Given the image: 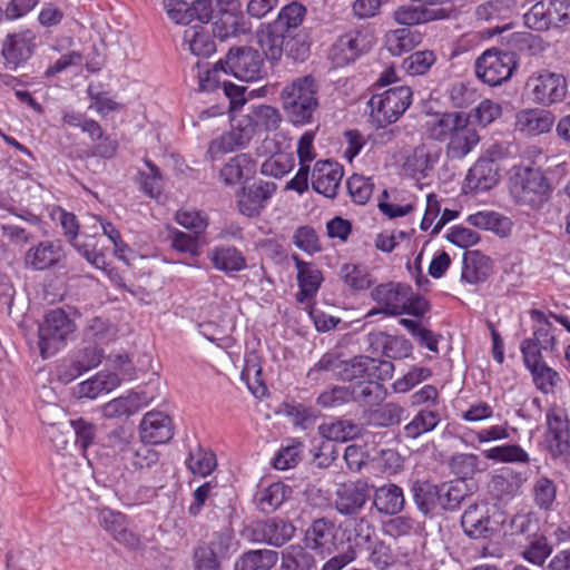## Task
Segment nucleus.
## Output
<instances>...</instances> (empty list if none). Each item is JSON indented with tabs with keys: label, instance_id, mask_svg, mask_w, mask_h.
I'll use <instances>...</instances> for the list:
<instances>
[{
	"label": "nucleus",
	"instance_id": "obj_1",
	"mask_svg": "<svg viewBox=\"0 0 570 570\" xmlns=\"http://www.w3.org/2000/svg\"><path fill=\"white\" fill-rule=\"evenodd\" d=\"M264 60L258 50L248 47H232L225 58L218 60L210 69L199 72L203 90H214L220 86V75H232L242 81H256L264 76Z\"/></svg>",
	"mask_w": 570,
	"mask_h": 570
},
{
	"label": "nucleus",
	"instance_id": "obj_2",
	"mask_svg": "<svg viewBox=\"0 0 570 570\" xmlns=\"http://www.w3.org/2000/svg\"><path fill=\"white\" fill-rule=\"evenodd\" d=\"M317 94L318 83L311 75L298 77L283 88L282 105L294 125L303 126L313 121L320 106Z\"/></svg>",
	"mask_w": 570,
	"mask_h": 570
},
{
	"label": "nucleus",
	"instance_id": "obj_3",
	"mask_svg": "<svg viewBox=\"0 0 570 570\" xmlns=\"http://www.w3.org/2000/svg\"><path fill=\"white\" fill-rule=\"evenodd\" d=\"M105 330L106 325L102 320L94 318L90 322L87 335L94 338L95 343L79 348L57 366V377L61 383L68 384L101 363L105 352L97 343L102 340Z\"/></svg>",
	"mask_w": 570,
	"mask_h": 570
},
{
	"label": "nucleus",
	"instance_id": "obj_4",
	"mask_svg": "<svg viewBox=\"0 0 570 570\" xmlns=\"http://www.w3.org/2000/svg\"><path fill=\"white\" fill-rule=\"evenodd\" d=\"M75 331V322L63 309L49 311L38 327V346L42 358H48L62 348Z\"/></svg>",
	"mask_w": 570,
	"mask_h": 570
},
{
	"label": "nucleus",
	"instance_id": "obj_5",
	"mask_svg": "<svg viewBox=\"0 0 570 570\" xmlns=\"http://www.w3.org/2000/svg\"><path fill=\"white\" fill-rule=\"evenodd\" d=\"M412 96V89L407 86L393 87L373 95L367 102L372 121L380 127L396 122L411 106Z\"/></svg>",
	"mask_w": 570,
	"mask_h": 570
},
{
	"label": "nucleus",
	"instance_id": "obj_6",
	"mask_svg": "<svg viewBox=\"0 0 570 570\" xmlns=\"http://www.w3.org/2000/svg\"><path fill=\"white\" fill-rule=\"evenodd\" d=\"M550 185L539 169H520L511 179V194L517 203L539 209L548 200Z\"/></svg>",
	"mask_w": 570,
	"mask_h": 570
},
{
	"label": "nucleus",
	"instance_id": "obj_7",
	"mask_svg": "<svg viewBox=\"0 0 570 570\" xmlns=\"http://www.w3.org/2000/svg\"><path fill=\"white\" fill-rule=\"evenodd\" d=\"M514 68L513 55L497 48L485 50L474 63L476 78L490 87L501 86L509 80Z\"/></svg>",
	"mask_w": 570,
	"mask_h": 570
},
{
	"label": "nucleus",
	"instance_id": "obj_8",
	"mask_svg": "<svg viewBox=\"0 0 570 570\" xmlns=\"http://www.w3.org/2000/svg\"><path fill=\"white\" fill-rule=\"evenodd\" d=\"M374 45L373 33L364 28L352 29L333 43L330 58L336 67H344L367 53Z\"/></svg>",
	"mask_w": 570,
	"mask_h": 570
},
{
	"label": "nucleus",
	"instance_id": "obj_9",
	"mask_svg": "<svg viewBox=\"0 0 570 570\" xmlns=\"http://www.w3.org/2000/svg\"><path fill=\"white\" fill-rule=\"evenodd\" d=\"M213 35L220 40L238 37L245 33L246 21L240 0H215Z\"/></svg>",
	"mask_w": 570,
	"mask_h": 570
},
{
	"label": "nucleus",
	"instance_id": "obj_10",
	"mask_svg": "<svg viewBox=\"0 0 570 570\" xmlns=\"http://www.w3.org/2000/svg\"><path fill=\"white\" fill-rule=\"evenodd\" d=\"M394 364L387 360H377L366 355H357L344 360L341 381L351 382L356 379L385 381L392 377Z\"/></svg>",
	"mask_w": 570,
	"mask_h": 570
},
{
	"label": "nucleus",
	"instance_id": "obj_11",
	"mask_svg": "<svg viewBox=\"0 0 570 570\" xmlns=\"http://www.w3.org/2000/svg\"><path fill=\"white\" fill-rule=\"evenodd\" d=\"M532 100L541 105L560 102L567 95V81L563 75L542 70L527 81Z\"/></svg>",
	"mask_w": 570,
	"mask_h": 570
},
{
	"label": "nucleus",
	"instance_id": "obj_12",
	"mask_svg": "<svg viewBox=\"0 0 570 570\" xmlns=\"http://www.w3.org/2000/svg\"><path fill=\"white\" fill-rule=\"evenodd\" d=\"M370 485L364 480L348 481L338 484L335 492L334 507L336 511L346 517H358L371 498Z\"/></svg>",
	"mask_w": 570,
	"mask_h": 570
},
{
	"label": "nucleus",
	"instance_id": "obj_13",
	"mask_svg": "<svg viewBox=\"0 0 570 570\" xmlns=\"http://www.w3.org/2000/svg\"><path fill=\"white\" fill-rule=\"evenodd\" d=\"M36 49V35L31 30L10 33L1 46L6 67L17 71L32 57Z\"/></svg>",
	"mask_w": 570,
	"mask_h": 570
},
{
	"label": "nucleus",
	"instance_id": "obj_14",
	"mask_svg": "<svg viewBox=\"0 0 570 570\" xmlns=\"http://www.w3.org/2000/svg\"><path fill=\"white\" fill-rule=\"evenodd\" d=\"M502 521L493 520L490 514L489 504L485 502H475L468 505L461 517L463 532L472 539H485L498 531V525Z\"/></svg>",
	"mask_w": 570,
	"mask_h": 570
},
{
	"label": "nucleus",
	"instance_id": "obj_15",
	"mask_svg": "<svg viewBox=\"0 0 570 570\" xmlns=\"http://www.w3.org/2000/svg\"><path fill=\"white\" fill-rule=\"evenodd\" d=\"M410 285L397 282H387L375 286L371 298L382 306L383 315L400 316L404 314L409 302Z\"/></svg>",
	"mask_w": 570,
	"mask_h": 570
},
{
	"label": "nucleus",
	"instance_id": "obj_16",
	"mask_svg": "<svg viewBox=\"0 0 570 570\" xmlns=\"http://www.w3.org/2000/svg\"><path fill=\"white\" fill-rule=\"evenodd\" d=\"M65 256L59 240H41L27 249L23 264L28 269L42 272L60 267Z\"/></svg>",
	"mask_w": 570,
	"mask_h": 570
},
{
	"label": "nucleus",
	"instance_id": "obj_17",
	"mask_svg": "<svg viewBox=\"0 0 570 570\" xmlns=\"http://www.w3.org/2000/svg\"><path fill=\"white\" fill-rule=\"evenodd\" d=\"M232 130L214 138L205 154L207 160L214 161L219 156L230 153L236 148H243L250 141V128L248 124L242 125L239 119L233 117Z\"/></svg>",
	"mask_w": 570,
	"mask_h": 570
},
{
	"label": "nucleus",
	"instance_id": "obj_18",
	"mask_svg": "<svg viewBox=\"0 0 570 570\" xmlns=\"http://www.w3.org/2000/svg\"><path fill=\"white\" fill-rule=\"evenodd\" d=\"M275 190L274 183L263 180L244 186L237 195L239 212L247 217L258 216Z\"/></svg>",
	"mask_w": 570,
	"mask_h": 570
},
{
	"label": "nucleus",
	"instance_id": "obj_19",
	"mask_svg": "<svg viewBox=\"0 0 570 570\" xmlns=\"http://www.w3.org/2000/svg\"><path fill=\"white\" fill-rule=\"evenodd\" d=\"M99 524L119 543L137 549L140 539L128 525L127 517L109 508L100 510L98 515Z\"/></svg>",
	"mask_w": 570,
	"mask_h": 570
},
{
	"label": "nucleus",
	"instance_id": "obj_20",
	"mask_svg": "<svg viewBox=\"0 0 570 570\" xmlns=\"http://www.w3.org/2000/svg\"><path fill=\"white\" fill-rule=\"evenodd\" d=\"M139 433L144 443H167L174 435L171 419L164 412L150 411L144 415Z\"/></svg>",
	"mask_w": 570,
	"mask_h": 570
},
{
	"label": "nucleus",
	"instance_id": "obj_21",
	"mask_svg": "<svg viewBox=\"0 0 570 570\" xmlns=\"http://www.w3.org/2000/svg\"><path fill=\"white\" fill-rule=\"evenodd\" d=\"M343 167L333 160H320L312 173L313 189L327 198H334L343 178Z\"/></svg>",
	"mask_w": 570,
	"mask_h": 570
},
{
	"label": "nucleus",
	"instance_id": "obj_22",
	"mask_svg": "<svg viewBox=\"0 0 570 570\" xmlns=\"http://www.w3.org/2000/svg\"><path fill=\"white\" fill-rule=\"evenodd\" d=\"M547 441L551 452L561 455L570 449L569 423L563 410L551 406L547 412Z\"/></svg>",
	"mask_w": 570,
	"mask_h": 570
},
{
	"label": "nucleus",
	"instance_id": "obj_23",
	"mask_svg": "<svg viewBox=\"0 0 570 570\" xmlns=\"http://www.w3.org/2000/svg\"><path fill=\"white\" fill-rule=\"evenodd\" d=\"M296 528L286 520L271 518L257 522L254 525L253 533L256 541L264 542L273 547H282L288 542L295 534Z\"/></svg>",
	"mask_w": 570,
	"mask_h": 570
},
{
	"label": "nucleus",
	"instance_id": "obj_24",
	"mask_svg": "<svg viewBox=\"0 0 570 570\" xmlns=\"http://www.w3.org/2000/svg\"><path fill=\"white\" fill-rule=\"evenodd\" d=\"M292 259L297 269V283L299 287L296 294V301L301 304L309 303L314 299L321 287L323 274L314 264L304 262L296 254L292 256Z\"/></svg>",
	"mask_w": 570,
	"mask_h": 570
},
{
	"label": "nucleus",
	"instance_id": "obj_25",
	"mask_svg": "<svg viewBox=\"0 0 570 570\" xmlns=\"http://www.w3.org/2000/svg\"><path fill=\"white\" fill-rule=\"evenodd\" d=\"M441 149L426 144L416 146L404 161V170L416 179L425 178L439 163Z\"/></svg>",
	"mask_w": 570,
	"mask_h": 570
},
{
	"label": "nucleus",
	"instance_id": "obj_26",
	"mask_svg": "<svg viewBox=\"0 0 570 570\" xmlns=\"http://www.w3.org/2000/svg\"><path fill=\"white\" fill-rule=\"evenodd\" d=\"M336 529L332 521L321 518L307 528L304 535L305 548L322 554H331L335 547Z\"/></svg>",
	"mask_w": 570,
	"mask_h": 570
},
{
	"label": "nucleus",
	"instance_id": "obj_27",
	"mask_svg": "<svg viewBox=\"0 0 570 570\" xmlns=\"http://www.w3.org/2000/svg\"><path fill=\"white\" fill-rule=\"evenodd\" d=\"M372 508L385 517L397 515L405 505L403 489L394 483H386L379 488H373Z\"/></svg>",
	"mask_w": 570,
	"mask_h": 570
},
{
	"label": "nucleus",
	"instance_id": "obj_28",
	"mask_svg": "<svg viewBox=\"0 0 570 570\" xmlns=\"http://www.w3.org/2000/svg\"><path fill=\"white\" fill-rule=\"evenodd\" d=\"M480 136L470 125V117H465L462 124L449 138L445 154L449 159H462L478 145Z\"/></svg>",
	"mask_w": 570,
	"mask_h": 570
},
{
	"label": "nucleus",
	"instance_id": "obj_29",
	"mask_svg": "<svg viewBox=\"0 0 570 570\" xmlns=\"http://www.w3.org/2000/svg\"><path fill=\"white\" fill-rule=\"evenodd\" d=\"M343 533L354 553L362 552L376 537V529L366 517H355L344 522Z\"/></svg>",
	"mask_w": 570,
	"mask_h": 570
},
{
	"label": "nucleus",
	"instance_id": "obj_30",
	"mask_svg": "<svg viewBox=\"0 0 570 570\" xmlns=\"http://www.w3.org/2000/svg\"><path fill=\"white\" fill-rule=\"evenodd\" d=\"M498 183V166L491 159H479L465 177V188L474 193L488 191Z\"/></svg>",
	"mask_w": 570,
	"mask_h": 570
},
{
	"label": "nucleus",
	"instance_id": "obj_31",
	"mask_svg": "<svg viewBox=\"0 0 570 570\" xmlns=\"http://www.w3.org/2000/svg\"><path fill=\"white\" fill-rule=\"evenodd\" d=\"M242 125L248 124L250 139L254 134L276 130L282 121L279 111L268 105L253 107L252 110L238 117Z\"/></svg>",
	"mask_w": 570,
	"mask_h": 570
},
{
	"label": "nucleus",
	"instance_id": "obj_32",
	"mask_svg": "<svg viewBox=\"0 0 570 570\" xmlns=\"http://www.w3.org/2000/svg\"><path fill=\"white\" fill-rule=\"evenodd\" d=\"M448 12L442 8H429L424 4L401 6L393 12L394 20L402 26H416L434 20L444 19Z\"/></svg>",
	"mask_w": 570,
	"mask_h": 570
},
{
	"label": "nucleus",
	"instance_id": "obj_33",
	"mask_svg": "<svg viewBox=\"0 0 570 570\" xmlns=\"http://www.w3.org/2000/svg\"><path fill=\"white\" fill-rule=\"evenodd\" d=\"M553 124V115L544 109H524L515 116V128L528 136L548 132Z\"/></svg>",
	"mask_w": 570,
	"mask_h": 570
},
{
	"label": "nucleus",
	"instance_id": "obj_34",
	"mask_svg": "<svg viewBox=\"0 0 570 570\" xmlns=\"http://www.w3.org/2000/svg\"><path fill=\"white\" fill-rule=\"evenodd\" d=\"M465 117V112L461 111L435 114L425 121V132L433 140H449Z\"/></svg>",
	"mask_w": 570,
	"mask_h": 570
},
{
	"label": "nucleus",
	"instance_id": "obj_35",
	"mask_svg": "<svg viewBox=\"0 0 570 570\" xmlns=\"http://www.w3.org/2000/svg\"><path fill=\"white\" fill-rule=\"evenodd\" d=\"M461 281L468 284L484 282L492 272V261L479 250H468L463 255Z\"/></svg>",
	"mask_w": 570,
	"mask_h": 570
},
{
	"label": "nucleus",
	"instance_id": "obj_36",
	"mask_svg": "<svg viewBox=\"0 0 570 570\" xmlns=\"http://www.w3.org/2000/svg\"><path fill=\"white\" fill-rule=\"evenodd\" d=\"M208 258L213 266L225 274H233L246 267V258L243 253L234 246H216Z\"/></svg>",
	"mask_w": 570,
	"mask_h": 570
},
{
	"label": "nucleus",
	"instance_id": "obj_37",
	"mask_svg": "<svg viewBox=\"0 0 570 570\" xmlns=\"http://www.w3.org/2000/svg\"><path fill=\"white\" fill-rule=\"evenodd\" d=\"M289 36L274 23H268L257 31L258 43L269 61H278Z\"/></svg>",
	"mask_w": 570,
	"mask_h": 570
},
{
	"label": "nucleus",
	"instance_id": "obj_38",
	"mask_svg": "<svg viewBox=\"0 0 570 570\" xmlns=\"http://www.w3.org/2000/svg\"><path fill=\"white\" fill-rule=\"evenodd\" d=\"M70 245L76 252L82 256L92 267L97 269H106L107 262L106 255L101 247H99V237L96 234H87L82 232L76 240Z\"/></svg>",
	"mask_w": 570,
	"mask_h": 570
},
{
	"label": "nucleus",
	"instance_id": "obj_39",
	"mask_svg": "<svg viewBox=\"0 0 570 570\" xmlns=\"http://www.w3.org/2000/svg\"><path fill=\"white\" fill-rule=\"evenodd\" d=\"M293 490L283 482H275L259 490L255 495V502L259 511L273 513L291 498Z\"/></svg>",
	"mask_w": 570,
	"mask_h": 570
},
{
	"label": "nucleus",
	"instance_id": "obj_40",
	"mask_svg": "<svg viewBox=\"0 0 570 570\" xmlns=\"http://www.w3.org/2000/svg\"><path fill=\"white\" fill-rule=\"evenodd\" d=\"M413 499L416 508L424 515L435 514L440 510V492L438 484L428 481H415L412 484Z\"/></svg>",
	"mask_w": 570,
	"mask_h": 570
},
{
	"label": "nucleus",
	"instance_id": "obj_41",
	"mask_svg": "<svg viewBox=\"0 0 570 570\" xmlns=\"http://www.w3.org/2000/svg\"><path fill=\"white\" fill-rule=\"evenodd\" d=\"M422 41V35L410 28L391 30L385 36V47L392 56H402Z\"/></svg>",
	"mask_w": 570,
	"mask_h": 570
},
{
	"label": "nucleus",
	"instance_id": "obj_42",
	"mask_svg": "<svg viewBox=\"0 0 570 570\" xmlns=\"http://www.w3.org/2000/svg\"><path fill=\"white\" fill-rule=\"evenodd\" d=\"M256 170V163L248 154H238L220 169V178L226 185H234L249 178Z\"/></svg>",
	"mask_w": 570,
	"mask_h": 570
},
{
	"label": "nucleus",
	"instance_id": "obj_43",
	"mask_svg": "<svg viewBox=\"0 0 570 570\" xmlns=\"http://www.w3.org/2000/svg\"><path fill=\"white\" fill-rule=\"evenodd\" d=\"M406 414V410L397 403L389 402L377 409L364 413L367 425L389 428L399 425Z\"/></svg>",
	"mask_w": 570,
	"mask_h": 570
},
{
	"label": "nucleus",
	"instance_id": "obj_44",
	"mask_svg": "<svg viewBox=\"0 0 570 570\" xmlns=\"http://www.w3.org/2000/svg\"><path fill=\"white\" fill-rule=\"evenodd\" d=\"M184 41L188 43L195 56L209 57L216 51V43L212 33L203 24H195L184 32Z\"/></svg>",
	"mask_w": 570,
	"mask_h": 570
},
{
	"label": "nucleus",
	"instance_id": "obj_45",
	"mask_svg": "<svg viewBox=\"0 0 570 570\" xmlns=\"http://www.w3.org/2000/svg\"><path fill=\"white\" fill-rule=\"evenodd\" d=\"M307 548L291 544L282 551V570H316V560Z\"/></svg>",
	"mask_w": 570,
	"mask_h": 570
},
{
	"label": "nucleus",
	"instance_id": "obj_46",
	"mask_svg": "<svg viewBox=\"0 0 570 570\" xmlns=\"http://www.w3.org/2000/svg\"><path fill=\"white\" fill-rule=\"evenodd\" d=\"M441 422V414L436 410L422 409L403 428L404 436L417 439L422 434L433 431Z\"/></svg>",
	"mask_w": 570,
	"mask_h": 570
},
{
	"label": "nucleus",
	"instance_id": "obj_47",
	"mask_svg": "<svg viewBox=\"0 0 570 570\" xmlns=\"http://www.w3.org/2000/svg\"><path fill=\"white\" fill-rule=\"evenodd\" d=\"M318 431L327 442H346L360 436L363 432L362 425L350 420H337L331 423L321 424Z\"/></svg>",
	"mask_w": 570,
	"mask_h": 570
},
{
	"label": "nucleus",
	"instance_id": "obj_48",
	"mask_svg": "<svg viewBox=\"0 0 570 570\" xmlns=\"http://www.w3.org/2000/svg\"><path fill=\"white\" fill-rule=\"evenodd\" d=\"M470 225L492 230L501 237L507 236L511 230V220L495 212H479L468 217Z\"/></svg>",
	"mask_w": 570,
	"mask_h": 570
},
{
	"label": "nucleus",
	"instance_id": "obj_49",
	"mask_svg": "<svg viewBox=\"0 0 570 570\" xmlns=\"http://www.w3.org/2000/svg\"><path fill=\"white\" fill-rule=\"evenodd\" d=\"M340 277L354 292L365 291L375 283L365 266L355 264H344L340 269Z\"/></svg>",
	"mask_w": 570,
	"mask_h": 570
},
{
	"label": "nucleus",
	"instance_id": "obj_50",
	"mask_svg": "<svg viewBox=\"0 0 570 570\" xmlns=\"http://www.w3.org/2000/svg\"><path fill=\"white\" fill-rule=\"evenodd\" d=\"M531 495L539 510L551 511L557 500V484L548 476H539L533 482Z\"/></svg>",
	"mask_w": 570,
	"mask_h": 570
},
{
	"label": "nucleus",
	"instance_id": "obj_51",
	"mask_svg": "<svg viewBox=\"0 0 570 570\" xmlns=\"http://www.w3.org/2000/svg\"><path fill=\"white\" fill-rule=\"evenodd\" d=\"M186 465L194 475L205 478L217 466L216 455L213 451L197 445L194 450H190Z\"/></svg>",
	"mask_w": 570,
	"mask_h": 570
},
{
	"label": "nucleus",
	"instance_id": "obj_52",
	"mask_svg": "<svg viewBox=\"0 0 570 570\" xmlns=\"http://www.w3.org/2000/svg\"><path fill=\"white\" fill-rule=\"evenodd\" d=\"M306 13L307 9L305 6L298 1H292L279 10L273 23L289 36L292 31L303 23Z\"/></svg>",
	"mask_w": 570,
	"mask_h": 570
},
{
	"label": "nucleus",
	"instance_id": "obj_53",
	"mask_svg": "<svg viewBox=\"0 0 570 570\" xmlns=\"http://www.w3.org/2000/svg\"><path fill=\"white\" fill-rule=\"evenodd\" d=\"M261 375L262 367L259 365L258 356L255 353L246 355L240 377L246 382L248 389L256 397L264 396L266 392V386L261 380Z\"/></svg>",
	"mask_w": 570,
	"mask_h": 570
},
{
	"label": "nucleus",
	"instance_id": "obj_54",
	"mask_svg": "<svg viewBox=\"0 0 570 570\" xmlns=\"http://www.w3.org/2000/svg\"><path fill=\"white\" fill-rule=\"evenodd\" d=\"M525 481L522 473L498 474L492 478V491L498 498H512L520 492Z\"/></svg>",
	"mask_w": 570,
	"mask_h": 570
},
{
	"label": "nucleus",
	"instance_id": "obj_55",
	"mask_svg": "<svg viewBox=\"0 0 570 570\" xmlns=\"http://www.w3.org/2000/svg\"><path fill=\"white\" fill-rule=\"evenodd\" d=\"M488 460L500 463H525L529 454L518 444H504L483 451Z\"/></svg>",
	"mask_w": 570,
	"mask_h": 570
},
{
	"label": "nucleus",
	"instance_id": "obj_56",
	"mask_svg": "<svg viewBox=\"0 0 570 570\" xmlns=\"http://www.w3.org/2000/svg\"><path fill=\"white\" fill-rule=\"evenodd\" d=\"M436 56L432 50H420L411 53L402 61V68L407 75L423 76L435 63Z\"/></svg>",
	"mask_w": 570,
	"mask_h": 570
},
{
	"label": "nucleus",
	"instance_id": "obj_57",
	"mask_svg": "<svg viewBox=\"0 0 570 570\" xmlns=\"http://www.w3.org/2000/svg\"><path fill=\"white\" fill-rule=\"evenodd\" d=\"M512 12L510 0H493L476 7L475 17L479 21H499L510 17Z\"/></svg>",
	"mask_w": 570,
	"mask_h": 570
},
{
	"label": "nucleus",
	"instance_id": "obj_58",
	"mask_svg": "<svg viewBox=\"0 0 570 570\" xmlns=\"http://www.w3.org/2000/svg\"><path fill=\"white\" fill-rule=\"evenodd\" d=\"M530 316L533 321L541 323L534 331V340L543 351H554L556 337L552 335V324L547 315L540 309H531Z\"/></svg>",
	"mask_w": 570,
	"mask_h": 570
},
{
	"label": "nucleus",
	"instance_id": "obj_59",
	"mask_svg": "<svg viewBox=\"0 0 570 570\" xmlns=\"http://www.w3.org/2000/svg\"><path fill=\"white\" fill-rule=\"evenodd\" d=\"M363 551L367 553V559L377 569H385L394 562V554L389 544L377 535L368 543Z\"/></svg>",
	"mask_w": 570,
	"mask_h": 570
},
{
	"label": "nucleus",
	"instance_id": "obj_60",
	"mask_svg": "<svg viewBox=\"0 0 570 570\" xmlns=\"http://www.w3.org/2000/svg\"><path fill=\"white\" fill-rule=\"evenodd\" d=\"M293 167V154L277 153L262 164L261 171L265 176L281 178L289 173Z\"/></svg>",
	"mask_w": 570,
	"mask_h": 570
},
{
	"label": "nucleus",
	"instance_id": "obj_61",
	"mask_svg": "<svg viewBox=\"0 0 570 570\" xmlns=\"http://www.w3.org/2000/svg\"><path fill=\"white\" fill-rule=\"evenodd\" d=\"M501 115V105L490 99L482 100L474 109L465 114V116L470 117V121L473 120L481 127H487L492 124L500 118Z\"/></svg>",
	"mask_w": 570,
	"mask_h": 570
},
{
	"label": "nucleus",
	"instance_id": "obj_62",
	"mask_svg": "<svg viewBox=\"0 0 570 570\" xmlns=\"http://www.w3.org/2000/svg\"><path fill=\"white\" fill-rule=\"evenodd\" d=\"M523 21L529 29L535 31L554 28L542 0H535V3L523 13Z\"/></svg>",
	"mask_w": 570,
	"mask_h": 570
},
{
	"label": "nucleus",
	"instance_id": "obj_63",
	"mask_svg": "<svg viewBox=\"0 0 570 570\" xmlns=\"http://www.w3.org/2000/svg\"><path fill=\"white\" fill-rule=\"evenodd\" d=\"M440 492V510L454 511L466 497L462 483H442L438 485Z\"/></svg>",
	"mask_w": 570,
	"mask_h": 570
},
{
	"label": "nucleus",
	"instance_id": "obj_64",
	"mask_svg": "<svg viewBox=\"0 0 570 570\" xmlns=\"http://www.w3.org/2000/svg\"><path fill=\"white\" fill-rule=\"evenodd\" d=\"M448 97L452 107L462 109L478 99V92L470 83L456 81L449 88Z\"/></svg>",
	"mask_w": 570,
	"mask_h": 570
}]
</instances>
